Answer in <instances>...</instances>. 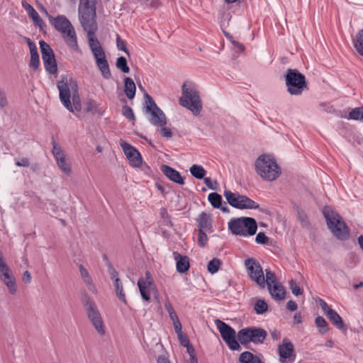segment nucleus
<instances>
[{"mask_svg": "<svg viewBox=\"0 0 363 363\" xmlns=\"http://www.w3.org/2000/svg\"><path fill=\"white\" fill-rule=\"evenodd\" d=\"M95 17V6H92V7L90 8H82L79 6V21L84 30L87 32L89 46L95 59L96 66L100 70L102 77L105 79H110L111 78V72L108 60L106 57L105 51L95 35V33L97 30Z\"/></svg>", "mask_w": 363, "mask_h": 363, "instance_id": "f257e3e1", "label": "nucleus"}, {"mask_svg": "<svg viewBox=\"0 0 363 363\" xmlns=\"http://www.w3.org/2000/svg\"><path fill=\"white\" fill-rule=\"evenodd\" d=\"M59 90V96L62 105L69 111L74 110L80 111L82 109L81 99L77 91V85H71L67 83V77H63L57 84Z\"/></svg>", "mask_w": 363, "mask_h": 363, "instance_id": "f03ea898", "label": "nucleus"}, {"mask_svg": "<svg viewBox=\"0 0 363 363\" xmlns=\"http://www.w3.org/2000/svg\"><path fill=\"white\" fill-rule=\"evenodd\" d=\"M49 21L56 30L62 34L67 45L72 50L77 51L79 45L77 34L69 20L64 15H58L56 17H49Z\"/></svg>", "mask_w": 363, "mask_h": 363, "instance_id": "7ed1b4c3", "label": "nucleus"}, {"mask_svg": "<svg viewBox=\"0 0 363 363\" xmlns=\"http://www.w3.org/2000/svg\"><path fill=\"white\" fill-rule=\"evenodd\" d=\"M323 213L326 220L328 227L331 233L340 240H346L349 238V228L340 216L331 208L325 206Z\"/></svg>", "mask_w": 363, "mask_h": 363, "instance_id": "20e7f679", "label": "nucleus"}, {"mask_svg": "<svg viewBox=\"0 0 363 363\" xmlns=\"http://www.w3.org/2000/svg\"><path fill=\"white\" fill-rule=\"evenodd\" d=\"M257 173L266 181H274L281 174L276 160L269 155H262L255 162Z\"/></svg>", "mask_w": 363, "mask_h": 363, "instance_id": "39448f33", "label": "nucleus"}, {"mask_svg": "<svg viewBox=\"0 0 363 363\" xmlns=\"http://www.w3.org/2000/svg\"><path fill=\"white\" fill-rule=\"evenodd\" d=\"M228 203L232 207L240 209H257L259 211L269 214V211L266 207H260V206L248 196L240 194L239 193H233L230 190L225 189L223 192Z\"/></svg>", "mask_w": 363, "mask_h": 363, "instance_id": "423d86ee", "label": "nucleus"}, {"mask_svg": "<svg viewBox=\"0 0 363 363\" xmlns=\"http://www.w3.org/2000/svg\"><path fill=\"white\" fill-rule=\"evenodd\" d=\"M284 79L286 91L291 96H301L308 89L305 75L296 69H288Z\"/></svg>", "mask_w": 363, "mask_h": 363, "instance_id": "0eeeda50", "label": "nucleus"}, {"mask_svg": "<svg viewBox=\"0 0 363 363\" xmlns=\"http://www.w3.org/2000/svg\"><path fill=\"white\" fill-rule=\"evenodd\" d=\"M228 229L235 235L252 236L257 233V224L253 218L240 217L231 219L228 223Z\"/></svg>", "mask_w": 363, "mask_h": 363, "instance_id": "6e6552de", "label": "nucleus"}, {"mask_svg": "<svg viewBox=\"0 0 363 363\" xmlns=\"http://www.w3.org/2000/svg\"><path fill=\"white\" fill-rule=\"evenodd\" d=\"M179 104L190 110L194 115L199 114L202 109L199 91L194 87L187 86L185 83L182 85V95L179 99Z\"/></svg>", "mask_w": 363, "mask_h": 363, "instance_id": "1a4fd4ad", "label": "nucleus"}, {"mask_svg": "<svg viewBox=\"0 0 363 363\" xmlns=\"http://www.w3.org/2000/svg\"><path fill=\"white\" fill-rule=\"evenodd\" d=\"M267 336V331L259 327H247L240 329L237 335L239 342L245 346L252 342L255 345L262 344Z\"/></svg>", "mask_w": 363, "mask_h": 363, "instance_id": "9d476101", "label": "nucleus"}, {"mask_svg": "<svg viewBox=\"0 0 363 363\" xmlns=\"http://www.w3.org/2000/svg\"><path fill=\"white\" fill-rule=\"evenodd\" d=\"M145 114H148L149 122L155 126L167 124V118L164 112L157 106L152 97L148 94H145Z\"/></svg>", "mask_w": 363, "mask_h": 363, "instance_id": "9b49d317", "label": "nucleus"}, {"mask_svg": "<svg viewBox=\"0 0 363 363\" xmlns=\"http://www.w3.org/2000/svg\"><path fill=\"white\" fill-rule=\"evenodd\" d=\"M215 324L220 335L230 350L233 351H240L241 347L239 341L236 340V332L230 325L221 320L216 319Z\"/></svg>", "mask_w": 363, "mask_h": 363, "instance_id": "f8f14e48", "label": "nucleus"}, {"mask_svg": "<svg viewBox=\"0 0 363 363\" xmlns=\"http://www.w3.org/2000/svg\"><path fill=\"white\" fill-rule=\"evenodd\" d=\"M87 316L96 330L101 335L105 334L104 322L99 311L95 303L89 297H85L83 300Z\"/></svg>", "mask_w": 363, "mask_h": 363, "instance_id": "ddd939ff", "label": "nucleus"}, {"mask_svg": "<svg viewBox=\"0 0 363 363\" xmlns=\"http://www.w3.org/2000/svg\"><path fill=\"white\" fill-rule=\"evenodd\" d=\"M245 267L250 279L260 288H265V278L261 264L253 258H247L245 260Z\"/></svg>", "mask_w": 363, "mask_h": 363, "instance_id": "4468645a", "label": "nucleus"}, {"mask_svg": "<svg viewBox=\"0 0 363 363\" xmlns=\"http://www.w3.org/2000/svg\"><path fill=\"white\" fill-rule=\"evenodd\" d=\"M39 44L45 69L50 74H56L57 72V65L52 49L44 40H40Z\"/></svg>", "mask_w": 363, "mask_h": 363, "instance_id": "2eb2a0df", "label": "nucleus"}, {"mask_svg": "<svg viewBox=\"0 0 363 363\" xmlns=\"http://www.w3.org/2000/svg\"><path fill=\"white\" fill-rule=\"evenodd\" d=\"M52 155L54 158L56 160V163L60 170L64 172L66 175L69 176L72 172V169L66 161L65 155L62 150V148L57 145L56 141L52 139Z\"/></svg>", "mask_w": 363, "mask_h": 363, "instance_id": "dca6fc26", "label": "nucleus"}, {"mask_svg": "<svg viewBox=\"0 0 363 363\" xmlns=\"http://www.w3.org/2000/svg\"><path fill=\"white\" fill-rule=\"evenodd\" d=\"M120 145L130 165L134 167H140L143 163V158L140 152L126 142L123 141Z\"/></svg>", "mask_w": 363, "mask_h": 363, "instance_id": "f3484780", "label": "nucleus"}, {"mask_svg": "<svg viewBox=\"0 0 363 363\" xmlns=\"http://www.w3.org/2000/svg\"><path fill=\"white\" fill-rule=\"evenodd\" d=\"M150 273L147 272V281H145L143 279H139L138 281V286L139 288L141 297L145 301H149L150 300V290L148 288L155 289V285L154 284L153 280L150 277Z\"/></svg>", "mask_w": 363, "mask_h": 363, "instance_id": "a211bd4d", "label": "nucleus"}, {"mask_svg": "<svg viewBox=\"0 0 363 363\" xmlns=\"http://www.w3.org/2000/svg\"><path fill=\"white\" fill-rule=\"evenodd\" d=\"M195 220L198 225V230H202L208 233L213 232V219L210 213L202 211Z\"/></svg>", "mask_w": 363, "mask_h": 363, "instance_id": "6ab92c4d", "label": "nucleus"}, {"mask_svg": "<svg viewBox=\"0 0 363 363\" xmlns=\"http://www.w3.org/2000/svg\"><path fill=\"white\" fill-rule=\"evenodd\" d=\"M161 171L172 182L180 185H183L184 184V181L180 173L170 166L167 164L162 165Z\"/></svg>", "mask_w": 363, "mask_h": 363, "instance_id": "aec40b11", "label": "nucleus"}, {"mask_svg": "<svg viewBox=\"0 0 363 363\" xmlns=\"http://www.w3.org/2000/svg\"><path fill=\"white\" fill-rule=\"evenodd\" d=\"M26 40L30 52V61L29 66L34 70H37L40 67V57L37 46L30 38H26Z\"/></svg>", "mask_w": 363, "mask_h": 363, "instance_id": "412c9836", "label": "nucleus"}, {"mask_svg": "<svg viewBox=\"0 0 363 363\" xmlns=\"http://www.w3.org/2000/svg\"><path fill=\"white\" fill-rule=\"evenodd\" d=\"M176 261V269L179 273H185L189 269V258L186 255H182L177 252L173 253Z\"/></svg>", "mask_w": 363, "mask_h": 363, "instance_id": "4be33fe9", "label": "nucleus"}, {"mask_svg": "<svg viewBox=\"0 0 363 363\" xmlns=\"http://www.w3.org/2000/svg\"><path fill=\"white\" fill-rule=\"evenodd\" d=\"M23 6L28 13L29 17L33 20L35 25L38 26L40 30H43L46 26L35 9L30 4L26 2L25 4L23 3Z\"/></svg>", "mask_w": 363, "mask_h": 363, "instance_id": "5701e85b", "label": "nucleus"}, {"mask_svg": "<svg viewBox=\"0 0 363 363\" xmlns=\"http://www.w3.org/2000/svg\"><path fill=\"white\" fill-rule=\"evenodd\" d=\"M279 354L281 358H289L294 350V345L289 339L285 337L282 340V344L279 345Z\"/></svg>", "mask_w": 363, "mask_h": 363, "instance_id": "b1692460", "label": "nucleus"}, {"mask_svg": "<svg viewBox=\"0 0 363 363\" xmlns=\"http://www.w3.org/2000/svg\"><path fill=\"white\" fill-rule=\"evenodd\" d=\"M268 290L273 298L277 301H281L284 299L286 295V291L284 287L279 282L274 283V284H269Z\"/></svg>", "mask_w": 363, "mask_h": 363, "instance_id": "393cba45", "label": "nucleus"}, {"mask_svg": "<svg viewBox=\"0 0 363 363\" xmlns=\"http://www.w3.org/2000/svg\"><path fill=\"white\" fill-rule=\"evenodd\" d=\"M326 316L332 323V324L339 330L345 329V325L341 316L334 309H330Z\"/></svg>", "mask_w": 363, "mask_h": 363, "instance_id": "a878e982", "label": "nucleus"}, {"mask_svg": "<svg viewBox=\"0 0 363 363\" xmlns=\"http://www.w3.org/2000/svg\"><path fill=\"white\" fill-rule=\"evenodd\" d=\"M125 93L129 99H133L135 96L136 86L133 80L130 77L124 79Z\"/></svg>", "mask_w": 363, "mask_h": 363, "instance_id": "bb28decb", "label": "nucleus"}, {"mask_svg": "<svg viewBox=\"0 0 363 363\" xmlns=\"http://www.w3.org/2000/svg\"><path fill=\"white\" fill-rule=\"evenodd\" d=\"M239 360L240 363H264L258 356L249 351L242 352Z\"/></svg>", "mask_w": 363, "mask_h": 363, "instance_id": "cd10ccee", "label": "nucleus"}, {"mask_svg": "<svg viewBox=\"0 0 363 363\" xmlns=\"http://www.w3.org/2000/svg\"><path fill=\"white\" fill-rule=\"evenodd\" d=\"M352 43L355 50L360 55H363V28L357 32Z\"/></svg>", "mask_w": 363, "mask_h": 363, "instance_id": "c85d7f7f", "label": "nucleus"}, {"mask_svg": "<svg viewBox=\"0 0 363 363\" xmlns=\"http://www.w3.org/2000/svg\"><path fill=\"white\" fill-rule=\"evenodd\" d=\"M114 287L115 291L117 297L121 301H123L125 304L127 303L125 294L123 290V286L121 280L119 278L116 279L114 281Z\"/></svg>", "mask_w": 363, "mask_h": 363, "instance_id": "c756f323", "label": "nucleus"}, {"mask_svg": "<svg viewBox=\"0 0 363 363\" xmlns=\"http://www.w3.org/2000/svg\"><path fill=\"white\" fill-rule=\"evenodd\" d=\"M189 172L192 177L197 179H203L206 174V171L205 170V169L201 165L199 164H193L190 167Z\"/></svg>", "mask_w": 363, "mask_h": 363, "instance_id": "7c9ffc66", "label": "nucleus"}, {"mask_svg": "<svg viewBox=\"0 0 363 363\" xmlns=\"http://www.w3.org/2000/svg\"><path fill=\"white\" fill-rule=\"evenodd\" d=\"M4 284L7 286L9 293L12 295L15 294L17 291L16 279L13 276V274L9 275V277L4 278L1 280Z\"/></svg>", "mask_w": 363, "mask_h": 363, "instance_id": "2f4dec72", "label": "nucleus"}, {"mask_svg": "<svg viewBox=\"0 0 363 363\" xmlns=\"http://www.w3.org/2000/svg\"><path fill=\"white\" fill-rule=\"evenodd\" d=\"M315 323L320 334L323 335L328 333L329 330L328 324L323 316L316 317Z\"/></svg>", "mask_w": 363, "mask_h": 363, "instance_id": "473e14b6", "label": "nucleus"}, {"mask_svg": "<svg viewBox=\"0 0 363 363\" xmlns=\"http://www.w3.org/2000/svg\"><path fill=\"white\" fill-rule=\"evenodd\" d=\"M208 200L214 208H219L222 205V196L216 192L210 193Z\"/></svg>", "mask_w": 363, "mask_h": 363, "instance_id": "72a5a7b5", "label": "nucleus"}, {"mask_svg": "<svg viewBox=\"0 0 363 363\" xmlns=\"http://www.w3.org/2000/svg\"><path fill=\"white\" fill-rule=\"evenodd\" d=\"M255 313L258 315L264 313L268 310V305L263 299H258L254 305Z\"/></svg>", "mask_w": 363, "mask_h": 363, "instance_id": "f704fd0d", "label": "nucleus"}, {"mask_svg": "<svg viewBox=\"0 0 363 363\" xmlns=\"http://www.w3.org/2000/svg\"><path fill=\"white\" fill-rule=\"evenodd\" d=\"M349 119L363 121V106L352 109L349 114Z\"/></svg>", "mask_w": 363, "mask_h": 363, "instance_id": "c9c22d12", "label": "nucleus"}, {"mask_svg": "<svg viewBox=\"0 0 363 363\" xmlns=\"http://www.w3.org/2000/svg\"><path fill=\"white\" fill-rule=\"evenodd\" d=\"M164 308L167 311V313L169 314V318H170V320L172 321V320H175L179 318V317L177 316V313L175 312V311H174V309L171 302L169 301V300L168 298L164 300Z\"/></svg>", "mask_w": 363, "mask_h": 363, "instance_id": "e433bc0d", "label": "nucleus"}, {"mask_svg": "<svg viewBox=\"0 0 363 363\" xmlns=\"http://www.w3.org/2000/svg\"><path fill=\"white\" fill-rule=\"evenodd\" d=\"M116 67L121 69L123 73H128L130 68L127 63V60L125 57L121 56L116 60Z\"/></svg>", "mask_w": 363, "mask_h": 363, "instance_id": "4c0bfd02", "label": "nucleus"}, {"mask_svg": "<svg viewBox=\"0 0 363 363\" xmlns=\"http://www.w3.org/2000/svg\"><path fill=\"white\" fill-rule=\"evenodd\" d=\"M220 264H221V262L220 259H218L217 258L212 259L208 262V266H207L208 272H210L212 274L216 273L218 271Z\"/></svg>", "mask_w": 363, "mask_h": 363, "instance_id": "58836bf2", "label": "nucleus"}, {"mask_svg": "<svg viewBox=\"0 0 363 363\" xmlns=\"http://www.w3.org/2000/svg\"><path fill=\"white\" fill-rule=\"evenodd\" d=\"M122 114L130 121L135 122L136 120L133 109L128 106H124L123 107Z\"/></svg>", "mask_w": 363, "mask_h": 363, "instance_id": "ea45409f", "label": "nucleus"}, {"mask_svg": "<svg viewBox=\"0 0 363 363\" xmlns=\"http://www.w3.org/2000/svg\"><path fill=\"white\" fill-rule=\"evenodd\" d=\"M206 231L202 230H198V245L201 247H205L208 242Z\"/></svg>", "mask_w": 363, "mask_h": 363, "instance_id": "a19ab883", "label": "nucleus"}, {"mask_svg": "<svg viewBox=\"0 0 363 363\" xmlns=\"http://www.w3.org/2000/svg\"><path fill=\"white\" fill-rule=\"evenodd\" d=\"M13 274L9 267L4 262L0 265V279L3 280L4 278Z\"/></svg>", "mask_w": 363, "mask_h": 363, "instance_id": "79ce46f5", "label": "nucleus"}, {"mask_svg": "<svg viewBox=\"0 0 363 363\" xmlns=\"http://www.w3.org/2000/svg\"><path fill=\"white\" fill-rule=\"evenodd\" d=\"M266 272V279H265V286L267 285L269 286V284H274V283H277L276 279V276L274 272L271 271L269 269H267Z\"/></svg>", "mask_w": 363, "mask_h": 363, "instance_id": "37998d69", "label": "nucleus"}, {"mask_svg": "<svg viewBox=\"0 0 363 363\" xmlns=\"http://www.w3.org/2000/svg\"><path fill=\"white\" fill-rule=\"evenodd\" d=\"M289 288L291 290V292L295 296H299L302 294V290L298 286V284L296 283V281L294 279H291L289 281Z\"/></svg>", "mask_w": 363, "mask_h": 363, "instance_id": "c03bdc74", "label": "nucleus"}, {"mask_svg": "<svg viewBox=\"0 0 363 363\" xmlns=\"http://www.w3.org/2000/svg\"><path fill=\"white\" fill-rule=\"evenodd\" d=\"M255 241L257 244L267 245L269 242V238L263 232L257 233Z\"/></svg>", "mask_w": 363, "mask_h": 363, "instance_id": "a18cd8bd", "label": "nucleus"}, {"mask_svg": "<svg viewBox=\"0 0 363 363\" xmlns=\"http://www.w3.org/2000/svg\"><path fill=\"white\" fill-rule=\"evenodd\" d=\"M116 44L118 50L124 51L126 54L129 55V51L126 48V43L122 40L119 35H117Z\"/></svg>", "mask_w": 363, "mask_h": 363, "instance_id": "49530a36", "label": "nucleus"}, {"mask_svg": "<svg viewBox=\"0 0 363 363\" xmlns=\"http://www.w3.org/2000/svg\"><path fill=\"white\" fill-rule=\"evenodd\" d=\"M8 106V99L5 91L0 87V108H4Z\"/></svg>", "mask_w": 363, "mask_h": 363, "instance_id": "de8ad7c7", "label": "nucleus"}, {"mask_svg": "<svg viewBox=\"0 0 363 363\" xmlns=\"http://www.w3.org/2000/svg\"><path fill=\"white\" fill-rule=\"evenodd\" d=\"M186 350L190 356L191 363H197L195 350L191 344L186 347Z\"/></svg>", "mask_w": 363, "mask_h": 363, "instance_id": "09e8293b", "label": "nucleus"}, {"mask_svg": "<svg viewBox=\"0 0 363 363\" xmlns=\"http://www.w3.org/2000/svg\"><path fill=\"white\" fill-rule=\"evenodd\" d=\"M177 337L182 346L186 347L187 346L191 345L188 337L184 333L178 335Z\"/></svg>", "mask_w": 363, "mask_h": 363, "instance_id": "8fccbe9b", "label": "nucleus"}, {"mask_svg": "<svg viewBox=\"0 0 363 363\" xmlns=\"http://www.w3.org/2000/svg\"><path fill=\"white\" fill-rule=\"evenodd\" d=\"M160 127H161V129L160 130V133L162 136H163L164 138H166L167 139H169L172 137L173 133H172V131L169 128H168L167 127H164V125H162Z\"/></svg>", "mask_w": 363, "mask_h": 363, "instance_id": "3c124183", "label": "nucleus"}, {"mask_svg": "<svg viewBox=\"0 0 363 363\" xmlns=\"http://www.w3.org/2000/svg\"><path fill=\"white\" fill-rule=\"evenodd\" d=\"M15 164L20 167H28L30 165V160L27 157H22L16 160Z\"/></svg>", "mask_w": 363, "mask_h": 363, "instance_id": "603ef678", "label": "nucleus"}, {"mask_svg": "<svg viewBox=\"0 0 363 363\" xmlns=\"http://www.w3.org/2000/svg\"><path fill=\"white\" fill-rule=\"evenodd\" d=\"M172 324L177 335L184 333L182 331V325L179 318L175 320H172Z\"/></svg>", "mask_w": 363, "mask_h": 363, "instance_id": "864d4df0", "label": "nucleus"}, {"mask_svg": "<svg viewBox=\"0 0 363 363\" xmlns=\"http://www.w3.org/2000/svg\"><path fill=\"white\" fill-rule=\"evenodd\" d=\"M203 181L205 184L208 186V189L215 190L217 189V182H215L214 183L212 182L211 179L210 177H204Z\"/></svg>", "mask_w": 363, "mask_h": 363, "instance_id": "5fc2aeb1", "label": "nucleus"}, {"mask_svg": "<svg viewBox=\"0 0 363 363\" xmlns=\"http://www.w3.org/2000/svg\"><path fill=\"white\" fill-rule=\"evenodd\" d=\"M107 269L111 279L115 281L116 279L118 278V272L115 269L112 264H109L108 267H107Z\"/></svg>", "mask_w": 363, "mask_h": 363, "instance_id": "6e6d98bb", "label": "nucleus"}, {"mask_svg": "<svg viewBox=\"0 0 363 363\" xmlns=\"http://www.w3.org/2000/svg\"><path fill=\"white\" fill-rule=\"evenodd\" d=\"M286 308L291 311H295L298 308V305L294 301L290 300L286 303Z\"/></svg>", "mask_w": 363, "mask_h": 363, "instance_id": "4d7b16f0", "label": "nucleus"}, {"mask_svg": "<svg viewBox=\"0 0 363 363\" xmlns=\"http://www.w3.org/2000/svg\"><path fill=\"white\" fill-rule=\"evenodd\" d=\"M32 277L31 274L28 271L23 272L22 280L26 284H30L31 282Z\"/></svg>", "mask_w": 363, "mask_h": 363, "instance_id": "13d9d810", "label": "nucleus"}, {"mask_svg": "<svg viewBox=\"0 0 363 363\" xmlns=\"http://www.w3.org/2000/svg\"><path fill=\"white\" fill-rule=\"evenodd\" d=\"M298 219L303 225L308 224L307 216L303 212H298Z\"/></svg>", "mask_w": 363, "mask_h": 363, "instance_id": "bf43d9fd", "label": "nucleus"}, {"mask_svg": "<svg viewBox=\"0 0 363 363\" xmlns=\"http://www.w3.org/2000/svg\"><path fill=\"white\" fill-rule=\"evenodd\" d=\"M231 43L235 48H238V50H237L238 52H242L245 50V46L242 43H240L238 41H235L234 40H231Z\"/></svg>", "mask_w": 363, "mask_h": 363, "instance_id": "052dcab7", "label": "nucleus"}, {"mask_svg": "<svg viewBox=\"0 0 363 363\" xmlns=\"http://www.w3.org/2000/svg\"><path fill=\"white\" fill-rule=\"evenodd\" d=\"M320 305L321 308H322V310L323 311V312H324V313H325V315L328 313V311L330 309H332V308H331L328 305V303H327L325 301H323V300H322V299H320Z\"/></svg>", "mask_w": 363, "mask_h": 363, "instance_id": "680f3d73", "label": "nucleus"}, {"mask_svg": "<svg viewBox=\"0 0 363 363\" xmlns=\"http://www.w3.org/2000/svg\"><path fill=\"white\" fill-rule=\"evenodd\" d=\"M79 268L81 277H82L83 279H86L87 277L89 276V272L84 267L82 264H80Z\"/></svg>", "mask_w": 363, "mask_h": 363, "instance_id": "e2e57ef3", "label": "nucleus"}, {"mask_svg": "<svg viewBox=\"0 0 363 363\" xmlns=\"http://www.w3.org/2000/svg\"><path fill=\"white\" fill-rule=\"evenodd\" d=\"M81 4H83L82 8H90L95 6L94 1H90L89 0H81Z\"/></svg>", "mask_w": 363, "mask_h": 363, "instance_id": "0e129e2a", "label": "nucleus"}, {"mask_svg": "<svg viewBox=\"0 0 363 363\" xmlns=\"http://www.w3.org/2000/svg\"><path fill=\"white\" fill-rule=\"evenodd\" d=\"M271 336L273 340H279L281 337V333L279 331L274 330L271 332Z\"/></svg>", "mask_w": 363, "mask_h": 363, "instance_id": "69168bd1", "label": "nucleus"}, {"mask_svg": "<svg viewBox=\"0 0 363 363\" xmlns=\"http://www.w3.org/2000/svg\"><path fill=\"white\" fill-rule=\"evenodd\" d=\"M294 321L296 324L301 323L302 322V317L300 313H297L294 315Z\"/></svg>", "mask_w": 363, "mask_h": 363, "instance_id": "338daca9", "label": "nucleus"}, {"mask_svg": "<svg viewBox=\"0 0 363 363\" xmlns=\"http://www.w3.org/2000/svg\"><path fill=\"white\" fill-rule=\"evenodd\" d=\"M157 363H170V362L164 356H160L157 359Z\"/></svg>", "mask_w": 363, "mask_h": 363, "instance_id": "774afa93", "label": "nucleus"}]
</instances>
